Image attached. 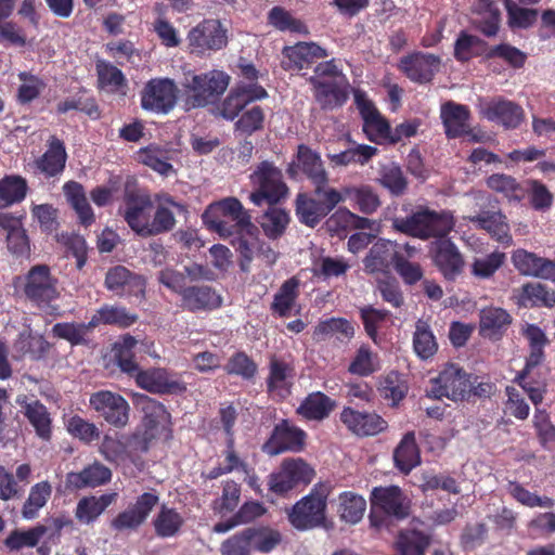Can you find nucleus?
Returning <instances> with one entry per match:
<instances>
[{
  "mask_svg": "<svg viewBox=\"0 0 555 555\" xmlns=\"http://www.w3.org/2000/svg\"><path fill=\"white\" fill-rule=\"evenodd\" d=\"M154 199L156 205L147 192L126 183L119 212L131 231L142 238L171 232L177 225L173 209L186 212V206L169 193H157Z\"/></svg>",
  "mask_w": 555,
  "mask_h": 555,
  "instance_id": "nucleus-1",
  "label": "nucleus"
},
{
  "mask_svg": "<svg viewBox=\"0 0 555 555\" xmlns=\"http://www.w3.org/2000/svg\"><path fill=\"white\" fill-rule=\"evenodd\" d=\"M203 220L238 254L241 271L248 273L253 262V246L249 238H256L259 229L251 222V216L236 197H227L210 204L203 214Z\"/></svg>",
  "mask_w": 555,
  "mask_h": 555,
  "instance_id": "nucleus-2",
  "label": "nucleus"
},
{
  "mask_svg": "<svg viewBox=\"0 0 555 555\" xmlns=\"http://www.w3.org/2000/svg\"><path fill=\"white\" fill-rule=\"evenodd\" d=\"M391 227L399 233L427 241L447 237L455 227V219L450 210L437 211L427 206H418L405 217L395 216Z\"/></svg>",
  "mask_w": 555,
  "mask_h": 555,
  "instance_id": "nucleus-3",
  "label": "nucleus"
},
{
  "mask_svg": "<svg viewBox=\"0 0 555 555\" xmlns=\"http://www.w3.org/2000/svg\"><path fill=\"white\" fill-rule=\"evenodd\" d=\"M370 502V525L376 530L389 529L393 520H403L410 515L411 501L398 486L374 487Z\"/></svg>",
  "mask_w": 555,
  "mask_h": 555,
  "instance_id": "nucleus-4",
  "label": "nucleus"
},
{
  "mask_svg": "<svg viewBox=\"0 0 555 555\" xmlns=\"http://www.w3.org/2000/svg\"><path fill=\"white\" fill-rule=\"evenodd\" d=\"M345 195L332 186H313L311 193L299 192L295 198V215L298 221L309 228H315L339 204Z\"/></svg>",
  "mask_w": 555,
  "mask_h": 555,
  "instance_id": "nucleus-5",
  "label": "nucleus"
},
{
  "mask_svg": "<svg viewBox=\"0 0 555 555\" xmlns=\"http://www.w3.org/2000/svg\"><path fill=\"white\" fill-rule=\"evenodd\" d=\"M255 190L249 194V201L256 206L264 203L269 206L278 205L286 198L289 189L283 180V173L272 162L259 163L249 177Z\"/></svg>",
  "mask_w": 555,
  "mask_h": 555,
  "instance_id": "nucleus-6",
  "label": "nucleus"
},
{
  "mask_svg": "<svg viewBox=\"0 0 555 555\" xmlns=\"http://www.w3.org/2000/svg\"><path fill=\"white\" fill-rule=\"evenodd\" d=\"M330 487L317 483L310 493L301 498L288 513V520L298 530H308L322 526L326 519Z\"/></svg>",
  "mask_w": 555,
  "mask_h": 555,
  "instance_id": "nucleus-7",
  "label": "nucleus"
},
{
  "mask_svg": "<svg viewBox=\"0 0 555 555\" xmlns=\"http://www.w3.org/2000/svg\"><path fill=\"white\" fill-rule=\"evenodd\" d=\"M23 293L35 307L46 309L60 298V281L48 264H35L24 275Z\"/></svg>",
  "mask_w": 555,
  "mask_h": 555,
  "instance_id": "nucleus-8",
  "label": "nucleus"
},
{
  "mask_svg": "<svg viewBox=\"0 0 555 555\" xmlns=\"http://www.w3.org/2000/svg\"><path fill=\"white\" fill-rule=\"evenodd\" d=\"M472 374L455 363H447L436 377L430 378L427 395L435 399L447 398L453 402L469 401Z\"/></svg>",
  "mask_w": 555,
  "mask_h": 555,
  "instance_id": "nucleus-9",
  "label": "nucleus"
},
{
  "mask_svg": "<svg viewBox=\"0 0 555 555\" xmlns=\"http://www.w3.org/2000/svg\"><path fill=\"white\" fill-rule=\"evenodd\" d=\"M186 40L192 54L210 55L227 47L228 29L219 20L205 18L189 30Z\"/></svg>",
  "mask_w": 555,
  "mask_h": 555,
  "instance_id": "nucleus-10",
  "label": "nucleus"
},
{
  "mask_svg": "<svg viewBox=\"0 0 555 555\" xmlns=\"http://www.w3.org/2000/svg\"><path fill=\"white\" fill-rule=\"evenodd\" d=\"M230 77L221 70L195 75L188 86L191 94L186 102L192 107H205L215 103L227 90Z\"/></svg>",
  "mask_w": 555,
  "mask_h": 555,
  "instance_id": "nucleus-11",
  "label": "nucleus"
},
{
  "mask_svg": "<svg viewBox=\"0 0 555 555\" xmlns=\"http://www.w3.org/2000/svg\"><path fill=\"white\" fill-rule=\"evenodd\" d=\"M179 89L170 78H153L141 91V107L156 114H168L178 101Z\"/></svg>",
  "mask_w": 555,
  "mask_h": 555,
  "instance_id": "nucleus-12",
  "label": "nucleus"
},
{
  "mask_svg": "<svg viewBox=\"0 0 555 555\" xmlns=\"http://www.w3.org/2000/svg\"><path fill=\"white\" fill-rule=\"evenodd\" d=\"M295 377L296 366L293 359L276 354L269 357L266 391L270 397L279 400L288 398Z\"/></svg>",
  "mask_w": 555,
  "mask_h": 555,
  "instance_id": "nucleus-13",
  "label": "nucleus"
},
{
  "mask_svg": "<svg viewBox=\"0 0 555 555\" xmlns=\"http://www.w3.org/2000/svg\"><path fill=\"white\" fill-rule=\"evenodd\" d=\"M268 98L267 90L258 83H240L232 88L217 106L219 115L233 121L251 103Z\"/></svg>",
  "mask_w": 555,
  "mask_h": 555,
  "instance_id": "nucleus-14",
  "label": "nucleus"
},
{
  "mask_svg": "<svg viewBox=\"0 0 555 555\" xmlns=\"http://www.w3.org/2000/svg\"><path fill=\"white\" fill-rule=\"evenodd\" d=\"M89 403L105 422L116 428H124L129 422V403L117 392L95 391L90 396Z\"/></svg>",
  "mask_w": 555,
  "mask_h": 555,
  "instance_id": "nucleus-15",
  "label": "nucleus"
},
{
  "mask_svg": "<svg viewBox=\"0 0 555 555\" xmlns=\"http://www.w3.org/2000/svg\"><path fill=\"white\" fill-rule=\"evenodd\" d=\"M104 285L118 297L135 298L139 301L145 298V278L124 266L109 268L105 274Z\"/></svg>",
  "mask_w": 555,
  "mask_h": 555,
  "instance_id": "nucleus-16",
  "label": "nucleus"
},
{
  "mask_svg": "<svg viewBox=\"0 0 555 555\" xmlns=\"http://www.w3.org/2000/svg\"><path fill=\"white\" fill-rule=\"evenodd\" d=\"M354 104L363 119V132L375 143L390 138L391 127L384 118L374 103L367 98L365 91L353 90Z\"/></svg>",
  "mask_w": 555,
  "mask_h": 555,
  "instance_id": "nucleus-17",
  "label": "nucleus"
},
{
  "mask_svg": "<svg viewBox=\"0 0 555 555\" xmlns=\"http://www.w3.org/2000/svg\"><path fill=\"white\" fill-rule=\"evenodd\" d=\"M306 438L305 430L293 425L288 420H282L274 426L262 450L269 455H278L286 451L300 452L305 447Z\"/></svg>",
  "mask_w": 555,
  "mask_h": 555,
  "instance_id": "nucleus-18",
  "label": "nucleus"
},
{
  "mask_svg": "<svg viewBox=\"0 0 555 555\" xmlns=\"http://www.w3.org/2000/svg\"><path fill=\"white\" fill-rule=\"evenodd\" d=\"M430 254L434 264L448 281H454L464 269V258L456 245L447 237L431 243Z\"/></svg>",
  "mask_w": 555,
  "mask_h": 555,
  "instance_id": "nucleus-19",
  "label": "nucleus"
},
{
  "mask_svg": "<svg viewBox=\"0 0 555 555\" xmlns=\"http://www.w3.org/2000/svg\"><path fill=\"white\" fill-rule=\"evenodd\" d=\"M134 379L140 388L152 393L181 395L186 391V384L166 369L140 370Z\"/></svg>",
  "mask_w": 555,
  "mask_h": 555,
  "instance_id": "nucleus-20",
  "label": "nucleus"
},
{
  "mask_svg": "<svg viewBox=\"0 0 555 555\" xmlns=\"http://www.w3.org/2000/svg\"><path fill=\"white\" fill-rule=\"evenodd\" d=\"M339 418L358 437L376 436L388 428L387 421L376 412L359 411L351 406H345Z\"/></svg>",
  "mask_w": 555,
  "mask_h": 555,
  "instance_id": "nucleus-21",
  "label": "nucleus"
},
{
  "mask_svg": "<svg viewBox=\"0 0 555 555\" xmlns=\"http://www.w3.org/2000/svg\"><path fill=\"white\" fill-rule=\"evenodd\" d=\"M158 500V495L155 493H142L137 498L132 506L118 513L111 520V528L115 531L137 530L145 522L153 508L157 505Z\"/></svg>",
  "mask_w": 555,
  "mask_h": 555,
  "instance_id": "nucleus-22",
  "label": "nucleus"
},
{
  "mask_svg": "<svg viewBox=\"0 0 555 555\" xmlns=\"http://www.w3.org/2000/svg\"><path fill=\"white\" fill-rule=\"evenodd\" d=\"M441 60L439 56L414 52L403 56L399 63V69L413 82L424 85L434 79L435 74L439 70Z\"/></svg>",
  "mask_w": 555,
  "mask_h": 555,
  "instance_id": "nucleus-23",
  "label": "nucleus"
},
{
  "mask_svg": "<svg viewBox=\"0 0 555 555\" xmlns=\"http://www.w3.org/2000/svg\"><path fill=\"white\" fill-rule=\"evenodd\" d=\"M308 81L312 86L314 99L322 109L340 107L349 98V83L346 79L339 82L336 80L319 79V77H310Z\"/></svg>",
  "mask_w": 555,
  "mask_h": 555,
  "instance_id": "nucleus-24",
  "label": "nucleus"
},
{
  "mask_svg": "<svg viewBox=\"0 0 555 555\" xmlns=\"http://www.w3.org/2000/svg\"><path fill=\"white\" fill-rule=\"evenodd\" d=\"M111 468L99 461L85 466L80 472H69L65 477V488L78 491L86 488H98L112 480Z\"/></svg>",
  "mask_w": 555,
  "mask_h": 555,
  "instance_id": "nucleus-25",
  "label": "nucleus"
},
{
  "mask_svg": "<svg viewBox=\"0 0 555 555\" xmlns=\"http://www.w3.org/2000/svg\"><path fill=\"white\" fill-rule=\"evenodd\" d=\"M482 115L489 121L503 126L506 129H515L524 120L522 107L503 98L493 99L482 108Z\"/></svg>",
  "mask_w": 555,
  "mask_h": 555,
  "instance_id": "nucleus-26",
  "label": "nucleus"
},
{
  "mask_svg": "<svg viewBox=\"0 0 555 555\" xmlns=\"http://www.w3.org/2000/svg\"><path fill=\"white\" fill-rule=\"evenodd\" d=\"M222 306L221 295L210 285H192L183 292L181 307L190 312H207Z\"/></svg>",
  "mask_w": 555,
  "mask_h": 555,
  "instance_id": "nucleus-27",
  "label": "nucleus"
},
{
  "mask_svg": "<svg viewBox=\"0 0 555 555\" xmlns=\"http://www.w3.org/2000/svg\"><path fill=\"white\" fill-rule=\"evenodd\" d=\"M513 317L501 307H485L479 312V334L490 340H500L509 328Z\"/></svg>",
  "mask_w": 555,
  "mask_h": 555,
  "instance_id": "nucleus-28",
  "label": "nucleus"
},
{
  "mask_svg": "<svg viewBox=\"0 0 555 555\" xmlns=\"http://www.w3.org/2000/svg\"><path fill=\"white\" fill-rule=\"evenodd\" d=\"M477 229L485 230L496 242L509 245L513 242L506 216L500 210H481L468 217Z\"/></svg>",
  "mask_w": 555,
  "mask_h": 555,
  "instance_id": "nucleus-29",
  "label": "nucleus"
},
{
  "mask_svg": "<svg viewBox=\"0 0 555 555\" xmlns=\"http://www.w3.org/2000/svg\"><path fill=\"white\" fill-rule=\"evenodd\" d=\"M66 162L65 143L56 135H51L47 151L35 160V166L46 178H54L64 171Z\"/></svg>",
  "mask_w": 555,
  "mask_h": 555,
  "instance_id": "nucleus-30",
  "label": "nucleus"
},
{
  "mask_svg": "<svg viewBox=\"0 0 555 555\" xmlns=\"http://www.w3.org/2000/svg\"><path fill=\"white\" fill-rule=\"evenodd\" d=\"M397 247L398 244L395 242L378 238L363 260L366 271L371 273L384 272L390 264L395 267L397 257H400L402 254Z\"/></svg>",
  "mask_w": 555,
  "mask_h": 555,
  "instance_id": "nucleus-31",
  "label": "nucleus"
},
{
  "mask_svg": "<svg viewBox=\"0 0 555 555\" xmlns=\"http://www.w3.org/2000/svg\"><path fill=\"white\" fill-rule=\"evenodd\" d=\"M296 158L299 162L301 173L307 177L313 186H330L328 173L318 152L306 144H299Z\"/></svg>",
  "mask_w": 555,
  "mask_h": 555,
  "instance_id": "nucleus-32",
  "label": "nucleus"
},
{
  "mask_svg": "<svg viewBox=\"0 0 555 555\" xmlns=\"http://www.w3.org/2000/svg\"><path fill=\"white\" fill-rule=\"evenodd\" d=\"M440 117L449 139L460 138L470 131V112L466 105L449 101L441 106Z\"/></svg>",
  "mask_w": 555,
  "mask_h": 555,
  "instance_id": "nucleus-33",
  "label": "nucleus"
},
{
  "mask_svg": "<svg viewBox=\"0 0 555 555\" xmlns=\"http://www.w3.org/2000/svg\"><path fill=\"white\" fill-rule=\"evenodd\" d=\"M16 403L22 408L23 414L35 428L37 436L50 440L52 420L47 406L39 400L28 401L27 396H18Z\"/></svg>",
  "mask_w": 555,
  "mask_h": 555,
  "instance_id": "nucleus-34",
  "label": "nucleus"
},
{
  "mask_svg": "<svg viewBox=\"0 0 555 555\" xmlns=\"http://www.w3.org/2000/svg\"><path fill=\"white\" fill-rule=\"evenodd\" d=\"M337 403L322 391L307 395L296 409V414L306 421L322 422L330 417Z\"/></svg>",
  "mask_w": 555,
  "mask_h": 555,
  "instance_id": "nucleus-35",
  "label": "nucleus"
},
{
  "mask_svg": "<svg viewBox=\"0 0 555 555\" xmlns=\"http://www.w3.org/2000/svg\"><path fill=\"white\" fill-rule=\"evenodd\" d=\"M283 55L288 61L286 68L301 70L318 60L327 57L328 53L315 42H298L293 47H285Z\"/></svg>",
  "mask_w": 555,
  "mask_h": 555,
  "instance_id": "nucleus-36",
  "label": "nucleus"
},
{
  "mask_svg": "<svg viewBox=\"0 0 555 555\" xmlns=\"http://www.w3.org/2000/svg\"><path fill=\"white\" fill-rule=\"evenodd\" d=\"M117 499V492L83 496L76 505L75 517L80 524L91 525L96 521L106 508L115 503Z\"/></svg>",
  "mask_w": 555,
  "mask_h": 555,
  "instance_id": "nucleus-37",
  "label": "nucleus"
},
{
  "mask_svg": "<svg viewBox=\"0 0 555 555\" xmlns=\"http://www.w3.org/2000/svg\"><path fill=\"white\" fill-rule=\"evenodd\" d=\"M393 462L396 468L404 475L421 464V451L413 430L405 433L395 448Z\"/></svg>",
  "mask_w": 555,
  "mask_h": 555,
  "instance_id": "nucleus-38",
  "label": "nucleus"
},
{
  "mask_svg": "<svg viewBox=\"0 0 555 555\" xmlns=\"http://www.w3.org/2000/svg\"><path fill=\"white\" fill-rule=\"evenodd\" d=\"M63 192L67 203L77 214L79 222L85 227L91 225L95 221V217L83 185L77 181H68L63 185Z\"/></svg>",
  "mask_w": 555,
  "mask_h": 555,
  "instance_id": "nucleus-39",
  "label": "nucleus"
},
{
  "mask_svg": "<svg viewBox=\"0 0 555 555\" xmlns=\"http://www.w3.org/2000/svg\"><path fill=\"white\" fill-rule=\"evenodd\" d=\"M431 535L417 529L401 530L393 543L395 555H425Z\"/></svg>",
  "mask_w": 555,
  "mask_h": 555,
  "instance_id": "nucleus-40",
  "label": "nucleus"
},
{
  "mask_svg": "<svg viewBox=\"0 0 555 555\" xmlns=\"http://www.w3.org/2000/svg\"><path fill=\"white\" fill-rule=\"evenodd\" d=\"M135 406L143 413V425L146 431H154L169 421L170 414L159 401L146 396L137 395Z\"/></svg>",
  "mask_w": 555,
  "mask_h": 555,
  "instance_id": "nucleus-41",
  "label": "nucleus"
},
{
  "mask_svg": "<svg viewBox=\"0 0 555 555\" xmlns=\"http://www.w3.org/2000/svg\"><path fill=\"white\" fill-rule=\"evenodd\" d=\"M299 296V280L295 276L284 281L273 296L270 310L273 315L288 318Z\"/></svg>",
  "mask_w": 555,
  "mask_h": 555,
  "instance_id": "nucleus-42",
  "label": "nucleus"
},
{
  "mask_svg": "<svg viewBox=\"0 0 555 555\" xmlns=\"http://www.w3.org/2000/svg\"><path fill=\"white\" fill-rule=\"evenodd\" d=\"M487 186L501 194L508 203H520L527 194L525 185L506 173H492L486 179Z\"/></svg>",
  "mask_w": 555,
  "mask_h": 555,
  "instance_id": "nucleus-43",
  "label": "nucleus"
},
{
  "mask_svg": "<svg viewBox=\"0 0 555 555\" xmlns=\"http://www.w3.org/2000/svg\"><path fill=\"white\" fill-rule=\"evenodd\" d=\"M137 320L138 315L130 313L125 307L104 305L91 317L90 325L93 326V328L101 324L126 328L134 324Z\"/></svg>",
  "mask_w": 555,
  "mask_h": 555,
  "instance_id": "nucleus-44",
  "label": "nucleus"
},
{
  "mask_svg": "<svg viewBox=\"0 0 555 555\" xmlns=\"http://www.w3.org/2000/svg\"><path fill=\"white\" fill-rule=\"evenodd\" d=\"M524 337L528 341L529 352L526 357L528 367H537L545 361L544 348L550 340L544 331L537 324H527L522 332Z\"/></svg>",
  "mask_w": 555,
  "mask_h": 555,
  "instance_id": "nucleus-45",
  "label": "nucleus"
},
{
  "mask_svg": "<svg viewBox=\"0 0 555 555\" xmlns=\"http://www.w3.org/2000/svg\"><path fill=\"white\" fill-rule=\"evenodd\" d=\"M377 147L366 144H358L335 154H327L333 167H347L349 165H366L376 154Z\"/></svg>",
  "mask_w": 555,
  "mask_h": 555,
  "instance_id": "nucleus-46",
  "label": "nucleus"
},
{
  "mask_svg": "<svg viewBox=\"0 0 555 555\" xmlns=\"http://www.w3.org/2000/svg\"><path fill=\"white\" fill-rule=\"evenodd\" d=\"M289 212L276 205L270 206L259 221L264 235L272 241L281 238L289 224Z\"/></svg>",
  "mask_w": 555,
  "mask_h": 555,
  "instance_id": "nucleus-47",
  "label": "nucleus"
},
{
  "mask_svg": "<svg viewBox=\"0 0 555 555\" xmlns=\"http://www.w3.org/2000/svg\"><path fill=\"white\" fill-rule=\"evenodd\" d=\"M413 349L418 358L428 360L438 351V343L427 321L418 319L413 334Z\"/></svg>",
  "mask_w": 555,
  "mask_h": 555,
  "instance_id": "nucleus-48",
  "label": "nucleus"
},
{
  "mask_svg": "<svg viewBox=\"0 0 555 555\" xmlns=\"http://www.w3.org/2000/svg\"><path fill=\"white\" fill-rule=\"evenodd\" d=\"M51 348L50 343L42 335L21 333L14 343V349L22 357H29L33 360L44 358Z\"/></svg>",
  "mask_w": 555,
  "mask_h": 555,
  "instance_id": "nucleus-49",
  "label": "nucleus"
},
{
  "mask_svg": "<svg viewBox=\"0 0 555 555\" xmlns=\"http://www.w3.org/2000/svg\"><path fill=\"white\" fill-rule=\"evenodd\" d=\"M380 370L379 357L369 345H361L351 360L348 372L352 375L367 377Z\"/></svg>",
  "mask_w": 555,
  "mask_h": 555,
  "instance_id": "nucleus-50",
  "label": "nucleus"
},
{
  "mask_svg": "<svg viewBox=\"0 0 555 555\" xmlns=\"http://www.w3.org/2000/svg\"><path fill=\"white\" fill-rule=\"evenodd\" d=\"M27 181L21 176H5L0 180V208L21 203L26 197Z\"/></svg>",
  "mask_w": 555,
  "mask_h": 555,
  "instance_id": "nucleus-51",
  "label": "nucleus"
},
{
  "mask_svg": "<svg viewBox=\"0 0 555 555\" xmlns=\"http://www.w3.org/2000/svg\"><path fill=\"white\" fill-rule=\"evenodd\" d=\"M52 494V486L49 481H40L35 483L30 490L28 498L23 504L22 516L25 519H35L39 515V511L47 504Z\"/></svg>",
  "mask_w": 555,
  "mask_h": 555,
  "instance_id": "nucleus-52",
  "label": "nucleus"
},
{
  "mask_svg": "<svg viewBox=\"0 0 555 555\" xmlns=\"http://www.w3.org/2000/svg\"><path fill=\"white\" fill-rule=\"evenodd\" d=\"M341 192L345 195V199L351 197L358 209L364 215L374 214L382 204L378 194L367 184L347 186Z\"/></svg>",
  "mask_w": 555,
  "mask_h": 555,
  "instance_id": "nucleus-53",
  "label": "nucleus"
},
{
  "mask_svg": "<svg viewBox=\"0 0 555 555\" xmlns=\"http://www.w3.org/2000/svg\"><path fill=\"white\" fill-rule=\"evenodd\" d=\"M338 500V512L341 520L354 525L363 518L366 501L362 495L352 491H345L339 494Z\"/></svg>",
  "mask_w": 555,
  "mask_h": 555,
  "instance_id": "nucleus-54",
  "label": "nucleus"
},
{
  "mask_svg": "<svg viewBox=\"0 0 555 555\" xmlns=\"http://www.w3.org/2000/svg\"><path fill=\"white\" fill-rule=\"evenodd\" d=\"M184 520L175 509L163 505L153 519L154 530L159 538L175 537L181 529Z\"/></svg>",
  "mask_w": 555,
  "mask_h": 555,
  "instance_id": "nucleus-55",
  "label": "nucleus"
},
{
  "mask_svg": "<svg viewBox=\"0 0 555 555\" xmlns=\"http://www.w3.org/2000/svg\"><path fill=\"white\" fill-rule=\"evenodd\" d=\"M504 5L507 13V25L512 30L528 29L538 21L539 11L537 9L521 7L513 0H505Z\"/></svg>",
  "mask_w": 555,
  "mask_h": 555,
  "instance_id": "nucleus-56",
  "label": "nucleus"
},
{
  "mask_svg": "<svg viewBox=\"0 0 555 555\" xmlns=\"http://www.w3.org/2000/svg\"><path fill=\"white\" fill-rule=\"evenodd\" d=\"M48 527L37 525L28 530L14 529L4 540V545L10 551H20L23 547H35L47 533Z\"/></svg>",
  "mask_w": 555,
  "mask_h": 555,
  "instance_id": "nucleus-57",
  "label": "nucleus"
},
{
  "mask_svg": "<svg viewBox=\"0 0 555 555\" xmlns=\"http://www.w3.org/2000/svg\"><path fill=\"white\" fill-rule=\"evenodd\" d=\"M409 390V386L402 374L398 371H390L380 380V396L391 401V405L396 406L404 399Z\"/></svg>",
  "mask_w": 555,
  "mask_h": 555,
  "instance_id": "nucleus-58",
  "label": "nucleus"
},
{
  "mask_svg": "<svg viewBox=\"0 0 555 555\" xmlns=\"http://www.w3.org/2000/svg\"><path fill=\"white\" fill-rule=\"evenodd\" d=\"M93 326L88 323L61 322L52 327L54 336L67 340L72 346L86 345L88 334L93 331Z\"/></svg>",
  "mask_w": 555,
  "mask_h": 555,
  "instance_id": "nucleus-59",
  "label": "nucleus"
},
{
  "mask_svg": "<svg viewBox=\"0 0 555 555\" xmlns=\"http://www.w3.org/2000/svg\"><path fill=\"white\" fill-rule=\"evenodd\" d=\"M377 181L395 196L402 195L408 188V181L401 167L395 163H389L380 167Z\"/></svg>",
  "mask_w": 555,
  "mask_h": 555,
  "instance_id": "nucleus-60",
  "label": "nucleus"
},
{
  "mask_svg": "<svg viewBox=\"0 0 555 555\" xmlns=\"http://www.w3.org/2000/svg\"><path fill=\"white\" fill-rule=\"evenodd\" d=\"M17 77L22 83L17 88L16 100L22 105L29 104L38 99L47 87L42 78L29 72H20Z\"/></svg>",
  "mask_w": 555,
  "mask_h": 555,
  "instance_id": "nucleus-61",
  "label": "nucleus"
},
{
  "mask_svg": "<svg viewBox=\"0 0 555 555\" xmlns=\"http://www.w3.org/2000/svg\"><path fill=\"white\" fill-rule=\"evenodd\" d=\"M264 118L263 108L259 105H253L250 108H246L242 112L234 124V129L241 134L250 137L263 129Z\"/></svg>",
  "mask_w": 555,
  "mask_h": 555,
  "instance_id": "nucleus-62",
  "label": "nucleus"
},
{
  "mask_svg": "<svg viewBox=\"0 0 555 555\" xmlns=\"http://www.w3.org/2000/svg\"><path fill=\"white\" fill-rule=\"evenodd\" d=\"M349 268L350 264L344 258L325 256L314 262L312 272L313 276L326 282L334 278L344 276Z\"/></svg>",
  "mask_w": 555,
  "mask_h": 555,
  "instance_id": "nucleus-63",
  "label": "nucleus"
},
{
  "mask_svg": "<svg viewBox=\"0 0 555 555\" xmlns=\"http://www.w3.org/2000/svg\"><path fill=\"white\" fill-rule=\"evenodd\" d=\"M520 299L531 306L552 308L555 306V291L541 283H526L521 287Z\"/></svg>",
  "mask_w": 555,
  "mask_h": 555,
  "instance_id": "nucleus-64",
  "label": "nucleus"
}]
</instances>
